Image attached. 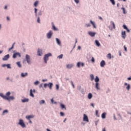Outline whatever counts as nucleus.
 <instances>
[{
  "label": "nucleus",
  "instance_id": "obj_26",
  "mask_svg": "<svg viewBox=\"0 0 131 131\" xmlns=\"http://www.w3.org/2000/svg\"><path fill=\"white\" fill-rule=\"evenodd\" d=\"M92 98H93V95L92 94V93H89L88 94V99H89V100H91Z\"/></svg>",
  "mask_w": 131,
  "mask_h": 131
},
{
  "label": "nucleus",
  "instance_id": "obj_21",
  "mask_svg": "<svg viewBox=\"0 0 131 131\" xmlns=\"http://www.w3.org/2000/svg\"><path fill=\"white\" fill-rule=\"evenodd\" d=\"M90 23L93 25L94 28H97V27H96L95 23L94 21H92V20H90Z\"/></svg>",
  "mask_w": 131,
  "mask_h": 131
},
{
  "label": "nucleus",
  "instance_id": "obj_64",
  "mask_svg": "<svg viewBox=\"0 0 131 131\" xmlns=\"http://www.w3.org/2000/svg\"><path fill=\"white\" fill-rule=\"evenodd\" d=\"M47 131H51V130H50L49 129H48V128L47 129Z\"/></svg>",
  "mask_w": 131,
  "mask_h": 131
},
{
  "label": "nucleus",
  "instance_id": "obj_29",
  "mask_svg": "<svg viewBox=\"0 0 131 131\" xmlns=\"http://www.w3.org/2000/svg\"><path fill=\"white\" fill-rule=\"evenodd\" d=\"M14 46H15V43H14L13 45H12V46L11 48H9V52H11V50H13V49H14Z\"/></svg>",
  "mask_w": 131,
  "mask_h": 131
},
{
  "label": "nucleus",
  "instance_id": "obj_1",
  "mask_svg": "<svg viewBox=\"0 0 131 131\" xmlns=\"http://www.w3.org/2000/svg\"><path fill=\"white\" fill-rule=\"evenodd\" d=\"M11 92H8L6 93V95H4L3 93L0 94V97H2L4 100H7V101H11L14 100L15 97L14 96H10Z\"/></svg>",
  "mask_w": 131,
  "mask_h": 131
},
{
  "label": "nucleus",
  "instance_id": "obj_43",
  "mask_svg": "<svg viewBox=\"0 0 131 131\" xmlns=\"http://www.w3.org/2000/svg\"><path fill=\"white\" fill-rule=\"evenodd\" d=\"M85 26L88 28V27H90L91 25L90 24H86L85 25Z\"/></svg>",
  "mask_w": 131,
  "mask_h": 131
},
{
  "label": "nucleus",
  "instance_id": "obj_6",
  "mask_svg": "<svg viewBox=\"0 0 131 131\" xmlns=\"http://www.w3.org/2000/svg\"><path fill=\"white\" fill-rule=\"evenodd\" d=\"M26 59L27 63H28V64H30V62H31L30 60V56L28 54L26 55Z\"/></svg>",
  "mask_w": 131,
  "mask_h": 131
},
{
  "label": "nucleus",
  "instance_id": "obj_44",
  "mask_svg": "<svg viewBox=\"0 0 131 131\" xmlns=\"http://www.w3.org/2000/svg\"><path fill=\"white\" fill-rule=\"evenodd\" d=\"M91 61L92 62H93V63L95 62V58L94 57H92Z\"/></svg>",
  "mask_w": 131,
  "mask_h": 131
},
{
  "label": "nucleus",
  "instance_id": "obj_37",
  "mask_svg": "<svg viewBox=\"0 0 131 131\" xmlns=\"http://www.w3.org/2000/svg\"><path fill=\"white\" fill-rule=\"evenodd\" d=\"M111 3H112V5H115V1L114 0H110Z\"/></svg>",
  "mask_w": 131,
  "mask_h": 131
},
{
  "label": "nucleus",
  "instance_id": "obj_55",
  "mask_svg": "<svg viewBox=\"0 0 131 131\" xmlns=\"http://www.w3.org/2000/svg\"><path fill=\"white\" fill-rule=\"evenodd\" d=\"M7 66V64H3L2 67H6Z\"/></svg>",
  "mask_w": 131,
  "mask_h": 131
},
{
  "label": "nucleus",
  "instance_id": "obj_30",
  "mask_svg": "<svg viewBox=\"0 0 131 131\" xmlns=\"http://www.w3.org/2000/svg\"><path fill=\"white\" fill-rule=\"evenodd\" d=\"M95 113H96V116H97V117H100V115H99V111H98V110L96 111Z\"/></svg>",
  "mask_w": 131,
  "mask_h": 131
},
{
  "label": "nucleus",
  "instance_id": "obj_15",
  "mask_svg": "<svg viewBox=\"0 0 131 131\" xmlns=\"http://www.w3.org/2000/svg\"><path fill=\"white\" fill-rule=\"evenodd\" d=\"M105 65H106V62H105V61H104V60L101 61L100 62L101 67H104V66H105Z\"/></svg>",
  "mask_w": 131,
  "mask_h": 131
},
{
  "label": "nucleus",
  "instance_id": "obj_8",
  "mask_svg": "<svg viewBox=\"0 0 131 131\" xmlns=\"http://www.w3.org/2000/svg\"><path fill=\"white\" fill-rule=\"evenodd\" d=\"M52 35H53V32L50 31L49 32L47 33V37L50 39L52 37Z\"/></svg>",
  "mask_w": 131,
  "mask_h": 131
},
{
  "label": "nucleus",
  "instance_id": "obj_39",
  "mask_svg": "<svg viewBox=\"0 0 131 131\" xmlns=\"http://www.w3.org/2000/svg\"><path fill=\"white\" fill-rule=\"evenodd\" d=\"M17 65L19 67L21 68V63L20 62H17Z\"/></svg>",
  "mask_w": 131,
  "mask_h": 131
},
{
  "label": "nucleus",
  "instance_id": "obj_27",
  "mask_svg": "<svg viewBox=\"0 0 131 131\" xmlns=\"http://www.w3.org/2000/svg\"><path fill=\"white\" fill-rule=\"evenodd\" d=\"M6 113H9V111H8V110H4L3 112V115H5V114H6Z\"/></svg>",
  "mask_w": 131,
  "mask_h": 131
},
{
  "label": "nucleus",
  "instance_id": "obj_16",
  "mask_svg": "<svg viewBox=\"0 0 131 131\" xmlns=\"http://www.w3.org/2000/svg\"><path fill=\"white\" fill-rule=\"evenodd\" d=\"M34 117V116L33 115H29V116H26V118L27 119H28V120H30V118H33Z\"/></svg>",
  "mask_w": 131,
  "mask_h": 131
},
{
  "label": "nucleus",
  "instance_id": "obj_40",
  "mask_svg": "<svg viewBox=\"0 0 131 131\" xmlns=\"http://www.w3.org/2000/svg\"><path fill=\"white\" fill-rule=\"evenodd\" d=\"M122 10H123V14H126L125 9L124 8H122Z\"/></svg>",
  "mask_w": 131,
  "mask_h": 131
},
{
  "label": "nucleus",
  "instance_id": "obj_31",
  "mask_svg": "<svg viewBox=\"0 0 131 131\" xmlns=\"http://www.w3.org/2000/svg\"><path fill=\"white\" fill-rule=\"evenodd\" d=\"M107 59H111V54L109 53V54H107Z\"/></svg>",
  "mask_w": 131,
  "mask_h": 131
},
{
  "label": "nucleus",
  "instance_id": "obj_63",
  "mask_svg": "<svg viewBox=\"0 0 131 131\" xmlns=\"http://www.w3.org/2000/svg\"><path fill=\"white\" fill-rule=\"evenodd\" d=\"M102 131H106V129L105 128H103Z\"/></svg>",
  "mask_w": 131,
  "mask_h": 131
},
{
  "label": "nucleus",
  "instance_id": "obj_20",
  "mask_svg": "<svg viewBox=\"0 0 131 131\" xmlns=\"http://www.w3.org/2000/svg\"><path fill=\"white\" fill-rule=\"evenodd\" d=\"M47 86H49L50 90H52V87L53 86V83H48Z\"/></svg>",
  "mask_w": 131,
  "mask_h": 131
},
{
  "label": "nucleus",
  "instance_id": "obj_25",
  "mask_svg": "<svg viewBox=\"0 0 131 131\" xmlns=\"http://www.w3.org/2000/svg\"><path fill=\"white\" fill-rule=\"evenodd\" d=\"M28 101H29V99H27V98H25V99L21 100V102H23V103H25L26 102H28Z\"/></svg>",
  "mask_w": 131,
  "mask_h": 131
},
{
  "label": "nucleus",
  "instance_id": "obj_46",
  "mask_svg": "<svg viewBox=\"0 0 131 131\" xmlns=\"http://www.w3.org/2000/svg\"><path fill=\"white\" fill-rule=\"evenodd\" d=\"M7 68H11V66L9 64H6Z\"/></svg>",
  "mask_w": 131,
  "mask_h": 131
},
{
  "label": "nucleus",
  "instance_id": "obj_36",
  "mask_svg": "<svg viewBox=\"0 0 131 131\" xmlns=\"http://www.w3.org/2000/svg\"><path fill=\"white\" fill-rule=\"evenodd\" d=\"M57 58H58V59H62L63 58V54H61L60 55H59Z\"/></svg>",
  "mask_w": 131,
  "mask_h": 131
},
{
  "label": "nucleus",
  "instance_id": "obj_41",
  "mask_svg": "<svg viewBox=\"0 0 131 131\" xmlns=\"http://www.w3.org/2000/svg\"><path fill=\"white\" fill-rule=\"evenodd\" d=\"M38 83H39V82L38 81H37L34 82V84L35 85H37L38 84Z\"/></svg>",
  "mask_w": 131,
  "mask_h": 131
},
{
  "label": "nucleus",
  "instance_id": "obj_62",
  "mask_svg": "<svg viewBox=\"0 0 131 131\" xmlns=\"http://www.w3.org/2000/svg\"><path fill=\"white\" fill-rule=\"evenodd\" d=\"M126 30H127V32H129V30H128V28H127V29H126Z\"/></svg>",
  "mask_w": 131,
  "mask_h": 131
},
{
  "label": "nucleus",
  "instance_id": "obj_58",
  "mask_svg": "<svg viewBox=\"0 0 131 131\" xmlns=\"http://www.w3.org/2000/svg\"><path fill=\"white\" fill-rule=\"evenodd\" d=\"M8 8V7L7 6H6L5 7V10H7V9Z\"/></svg>",
  "mask_w": 131,
  "mask_h": 131
},
{
  "label": "nucleus",
  "instance_id": "obj_22",
  "mask_svg": "<svg viewBox=\"0 0 131 131\" xmlns=\"http://www.w3.org/2000/svg\"><path fill=\"white\" fill-rule=\"evenodd\" d=\"M95 43L97 47H100V46H101V44L98 40H95Z\"/></svg>",
  "mask_w": 131,
  "mask_h": 131
},
{
  "label": "nucleus",
  "instance_id": "obj_10",
  "mask_svg": "<svg viewBox=\"0 0 131 131\" xmlns=\"http://www.w3.org/2000/svg\"><path fill=\"white\" fill-rule=\"evenodd\" d=\"M17 56H19V57H21V55L19 53H14L13 55V58L15 59V58H17Z\"/></svg>",
  "mask_w": 131,
  "mask_h": 131
},
{
  "label": "nucleus",
  "instance_id": "obj_60",
  "mask_svg": "<svg viewBox=\"0 0 131 131\" xmlns=\"http://www.w3.org/2000/svg\"><path fill=\"white\" fill-rule=\"evenodd\" d=\"M51 103H54V99H51Z\"/></svg>",
  "mask_w": 131,
  "mask_h": 131
},
{
  "label": "nucleus",
  "instance_id": "obj_9",
  "mask_svg": "<svg viewBox=\"0 0 131 131\" xmlns=\"http://www.w3.org/2000/svg\"><path fill=\"white\" fill-rule=\"evenodd\" d=\"M80 66H82V67H83V66H84V63L83 62H78L77 64V67L79 68Z\"/></svg>",
  "mask_w": 131,
  "mask_h": 131
},
{
  "label": "nucleus",
  "instance_id": "obj_34",
  "mask_svg": "<svg viewBox=\"0 0 131 131\" xmlns=\"http://www.w3.org/2000/svg\"><path fill=\"white\" fill-rule=\"evenodd\" d=\"M38 5V1H36L35 3H34V6H35V7H37V5Z\"/></svg>",
  "mask_w": 131,
  "mask_h": 131
},
{
  "label": "nucleus",
  "instance_id": "obj_12",
  "mask_svg": "<svg viewBox=\"0 0 131 131\" xmlns=\"http://www.w3.org/2000/svg\"><path fill=\"white\" fill-rule=\"evenodd\" d=\"M122 34V37L124 39H125V37L126 36V34L125 33V31H122L121 33Z\"/></svg>",
  "mask_w": 131,
  "mask_h": 131
},
{
  "label": "nucleus",
  "instance_id": "obj_28",
  "mask_svg": "<svg viewBox=\"0 0 131 131\" xmlns=\"http://www.w3.org/2000/svg\"><path fill=\"white\" fill-rule=\"evenodd\" d=\"M60 107L62 108V109H65V110H66V107H65V105L64 104L61 103Z\"/></svg>",
  "mask_w": 131,
  "mask_h": 131
},
{
  "label": "nucleus",
  "instance_id": "obj_11",
  "mask_svg": "<svg viewBox=\"0 0 131 131\" xmlns=\"http://www.w3.org/2000/svg\"><path fill=\"white\" fill-rule=\"evenodd\" d=\"M9 58H10V55L7 54V55H5L4 56V57L3 58V61H7V60H8V59H9Z\"/></svg>",
  "mask_w": 131,
  "mask_h": 131
},
{
  "label": "nucleus",
  "instance_id": "obj_47",
  "mask_svg": "<svg viewBox=\"0 0 131 131\" xmlns=\"http://www.w3.org/2000/svg\"><path fill=\"white\" fill-rule=\"evenodd\" d=\"M37 9L35 8V14H36V16L37 15Z\"/></svg>",
  "mask_w": 131,
  "mask_h": 131
},
{
  "label": "nucleus",
  "instance_id": "obj_50",
  "mask_svg": "<svg viewBox=\"0 0 131 131\" xmlns=\"http://www.w3.org/2000/svg\"><path fill=\"white\" fill-rule=\"evenodd\" d=\"M37 22L38 23H40V19H39V17H38L37 19Z\"/></svg>",
  "mask_w": 131,
  "mask_h": 131
},
{
  "label": "nucleus",
  "instance_id": "obj_54",
  "mask_svg": "<svg viewBox=\"0 0 131 131\" xmlns=\"http://www.w3.org/2000/svg\"><path fill=\"white\" fill-rule=\"evenodd\" d=\"M7 21H10V17H9L8 16L7 17Z\"/></svg>",
  "mask_w": 131,
  "mask_h": 131
},
{
  "label": "nucleus",
  "instance_id": "obj_23",
  "mask_svg": "<svg viewBox=\"0 0 131 131\" xmlns=\"http://www.w3.org/2000/svg\"><path fill=\"white\" fill-rule=\"evenodd\" d=\"M72 67H73V64H67V68H68V69H70L71 68H72Z\"/></svg>",
  "mask_w": 131,
  "mask_h": 131
},
{
  "label": "nucleus",
  "instance_id": "obj_18",
  "mask_svg": "<svg viewBox=\"0 0 131 131\" xmlns=\"http://www.w3.org/2000/svg\"><path fill=\"white\" fill-rule=\"evenodd\" d=\"M27 75H28V73H21V77H25L26 76H27Z\"/></svg>",
  "mask_w": 131,
  "mask_h": 131
},
{
  "label": "nucleus",
  "instance_id": "obj_49",
  "mask_svg": "<svg viewBox=\"0 0 131 131\" xmlns=\"http://www.w3.org/2000/svg\"><path fill=\"white\" fill-rule=\"evenodd\" d=\"M123 27L124 29H127V27L125 25H123Z\"/></svg>",
  "mask_w": 131,
  "mask_h": 131
},
{
  "label": "nucleus",
  "instance_id": "obj_19",
  "mask_svg": "<svg viewBox=\"0 0 131 131\" xmlns=\"http://www.w3.org/2000/svg\"><path fill=\"white\" fill-rule=\"evenodd\" d=\"M56 40L57 43L59 45V46H61V41H60V40L58 38H56Z\"/></svg>",
  "mask_w": 131,
  "mask_h": 131
},
{
  "label": "nucleus",
  "instance_id": "obj_32",
  "mask_svg": "<svg viewBox=\"0 0 131 131\" xmlns=\"http://www.w3.org/2000/svg\"><path fill=\"white\" fill-rule=\"evenodd\" d=\"M111 24H113V27L114 28V29H115L116 27H115V24H114V22L113 21H111Z\"/></svg>",
  "mask_w": 131,
  "mask_h": 131
},
{
  "label": "nucleus",
  "instance_id": "obj_56",
  "mask_svg": "<svg viewBox=\"0 0 131 131\" xmlns=\"http://www.w3.org/2000/svg\"><path fill=\"white\" fill-rule=\"evenodd\" d=\"M91 106L92 107H93V108L95 107V106L94 105L93 103H91Z\"/></svg>",
  "mask_w": 131,
  "mask_h": 131
},
{
  "label": "nucleus",
  "instance_id": "obj_33",
  "mask_svg": "<svg viewBox=\"0 0 131 131\" xmlns=\"http://www.w3.org/2000/svg\"><path fill=\"white\" fill-rule=\"evenodd\" d=\"M45 100H41V101H39V104H40V105H41V104H45Z\"/></svg>",
  "mask_w": 131,
  "mask_h": 131
},
{
  "label": "nucleus",
  "instance_id": "obj_17",
  "mask_svg": "<svg viewBox=\"0 0 131 131\" xmlns=\"http://www.w3.org/2000/svg\"><path fill=\"white\" fill-rule=\"evenodd\" d=\"M107 115V113H106L105 112L103 113L101 115V117L103 119H105V118H106V115Z\"/></svg>",
  "mask_w": 131,
  "mask_h": 131
},
{
  "label": "nucleus",
  "instance_id": "obj_42",
  "mask_svg": "<svg viewBox=\"0 0 131 131\" xmlns=\"http://www.w3.org/2000/svg\"><path fill=\"white\" fill-rule=\"evenodd\" d=\"M60 114L61 116H64L65 115V114H64V113H63L62 112H61L60 113Z\"/></svg>",
  "mask_w": 131,
  "mask_h": 131
},
{
  "label": "nucleus",
  "instance_id": "obj_61",
  "mask_svg": "<svg viewBox=\"0 0 131 131\" xmlns=\"http://www.w3.org/2000/svg\"><path fill=\"white\" fill-rule=\"evenodd\" d=\"M128 80H131V77H129L127 78Z\"/></svg>",
  "mask_w": 131,
  "mask_h": 131
},
{
  "label": "nucleus",
  "instance_id": "obj_14",
  "mask_svg": "<svg viewBox=\"0 0 131 131\" xmlns=\"http://www.w3.org/2000/svg\"><path fill=\"white\" fill-rule=\"evenodd\" d=\"M89 34L90 35V36H92V37H94V36L96 35V33L93 32H89Z\"/></svg>",
  "mask_w": 131,
  "mask_h": 131
},
{
  "label": "nucleus",
  "instance_id": "obj_24",
  "mask_svg": "<svg viewBox=\"0 0 131 131\" xmlns=\"http://www.w3.org/2000/svg\"><path fill=\"white\" fill-rule=\"evenodd\" d=\"M90 77H91V81H93L95 79V77L94 76L93 74H91L90 75Z\"/></svg>",
  "mask_w": 131,
  "mask_h": 131
},
{
  "label": "nucleus",
  "instance_id": "obj_53",
  "mask_svg": "<svg viewBox=\"0 0 131 131\" xmlns=\"http://www.w3.org/2000/svg\"><path fill=\"white\" fill-rule=\"evenodd\" d=\"M47 86H48V84H47V83H45V84H44V88H47Z\"/></svg>",
  "mask_w": 131,
  "mask_h": 131
},
{
  "label": "nucleus",
  "instance_id": "obj_3",
  "mask_svg": "<svg viewBox=\"0 0 131 131\" xmlns=\"http://www.w3.org/2000/svg\"><path fill=\"white\" fill-rule=\"evenodd\" d=\"M51 56H52V54H51L50 53H49L48 54H46L45 55L44 60H45L46 64H47V63H48L47 61L49 60V57H51Z\"/></svg>",
  "mask_w": 131,
  "mask_h": 131
},
{
  "label": "nucleus",
  "instance_id": "obj_35",
  "mask_svg": "<svg viewBox=\"0 0 131 131\" xmlns=\"http://www.w3.org/2000/svg\"><path fill=\"white\" fill-rule=\"evenodd\" d=\"M126 89H127V91H129V89H130V85H129V84H127Z\"/></svg>",
  "mask_w": 131,
  "mask_h": 131
},
{
  "label": "nucleus",
  "instance_id": "obj_13",
  "mask_svg": "<svg viewBox=\"0 0 131 131\" xmlns=\"http://www.w3.org/2000/svg\"><path fill=\"white\" fill-rule=\"evenodd\" d=\"M37 54L38 56H41V55H42V50L38 49L37 51Z\"/></svg>",
  "mask_w": 131,
  "mask_h": 131
},
{
  "label": "nucleus",
  "instance_id": "obj_57",
  "mask_svg": "<svg viewBox=\"0 0 131 131\" xmlns=\"http://www.w3.org/2000/svg\"><path fill=\"white\" fill-rule=\"evenodd\" d=\"M78 50H80V49H81V47H80V46H78Z\"/></svg>",
  "mask_w": 131,
  "mask_h": 131
},
{
  "label": "nucleus",
  "instance_id": "obj_2",
  "mask_svg": "<svg viewBox=\"0 0 131 131\" xmlns=\"http://www.w3.org/2000/svg\"><path fill=\"white\" fill-rule=\"evenodd\" d=\"M95 81L96 82L95 88L97 90H100V88L99 87V81H100V79L99 78L98 76H96V78L95 79Z\"/></svg>",
  "mask_w": 131,
  "mask_h": 131
},
{
  "label": "nucleus",
  "instance_id": "obj_48",
  "mask_svg": "<svg viewBox=\"0 0 131 131\" xmlns=\"http://www.w3.org/2000/svg\"><path fill=\"white\" fill-rule=\"evenodd\" d=\"M71 82L72 83V85L73 88L74 89L75 86H74V84H73V82L72 81H71Z\"/></svg>",
  "mask_w": 131,
  "mask_h": 131
},
{
  "label": "nucleus",
  "instance_id": "obj_4",
  "mask_svg": "<svg viewBox=\"0 0 131 131\" xmlns=\"http://www.w3.org/2000/svg\"><path fill=\"white\" fill-rule=\"evenodd\" d=\"M35 90L34 89V90H32V89H31L30 90V97H32V98H34V94H35Z\"/></svg>",
  "mask_w": 131,
  "mask_h": 131
},
{
  "label": "nucleus",
  "instance_id": "obj_59",
  "mask_svg": "<svg viewBox=\"0 0 131 131\" xmlns=\"http://www.w3.org/2000/svg\"><path fill=\"white\" fill-rule=\"evenodd\" d=\"M99 18L100 20H103V18L101 16H99Z\"/></svg>",
  "mask_w": 131,
  "mask_h": 131
},
{
  "label": "nucleus",
  "instance_id": "obj_45",
  "mask_svg": "<svg viewBox=\"0 0 131 131\" xmlns=\"http://www.w3.org/2000/svg\"><path fill=\"white\" fill-rule=\"evenodd\" d=\"M76 4H78L79 3V0H74Z\"/></svg>",
  "mask_w": 131,
  "mask_h": 131
},
{
  "label": "nucleus",
  "instance_id": "obj_51",
  "mask_svg": "<svg viewBox=\"0 0 131 131\" xmlns=\"http://www.w3.org/2000/svg\"><path fill=\"white\" fill-rule=\"evenodd\" d=\"M56 90H59V85L56 84Z\"/></svg>",
  "mask_w": 131,
  "mask_h": 131
},
{
  "label": "nucleus",
  "instance_id": "obj_52",
  "mask_svg": "<svg viewBox=\"0 0 131 131\" xmlns=\"http://www.w3.org/2000/svg\"><path fill=\"white\" fill-rule=\"evenodd\" d=\"M124 50L125 51V52H126L127 51L126 47H125V46H124Z\"/></svg>",
  "mask_w": 131,
  "mask_h": 131
},
{
  "label": "nucleus",
  "instance_id": "obj_5",
  "mask_svg": "<svg viewBox=\"0 0 131 131\" xmlns=\"http://www.w3.org/2000/svg\"><path fill=\"white\" fill-rule=\"evenodd\" d=\"M18 124L21 126V127H26V125H25V123H24V122L23 121V120L20 119L19 121L18 122Z\"/></svg>",
  "mask_w": 131,
  "mask_h": 131
},
{
  "label": "nucleus",
  "instance_id": "obj_38",
  "mask_svg": "<svg viewBox=\"0 0 131 131\" xmlns=\"http://www.w3.org/2000/svg\"><path fill=\"white\" fill-rule=\"evenodd\" d=\"M52 28L53 30H55V31L57 30V28H56L54 25H52Z\"/></svg>",
  "mask_w": 131,
  "mask_h": 131
},
{
  "label": "nucleus",
  "instance_id": "obj_7",
  "mask_svg": "<svg viewBox=\"0 0 131 131\" xmlns=\"http://www.w3.org/2000/svg\"><path fill=\"white\" fill-rule=\"evenodd\" d=\"M83 121H86L87 122H89V117H88V116L84 114L83 115Z\"/></svg>",
  "mask_w": 131,
  "mask_h": 131
}]
</instances>
